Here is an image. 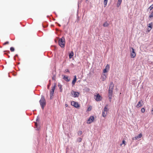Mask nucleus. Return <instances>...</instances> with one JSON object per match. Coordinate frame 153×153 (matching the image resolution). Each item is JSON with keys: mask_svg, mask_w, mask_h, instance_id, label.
<instances>
[{"mask_svg": "<svg viewBox=\"0 0 153 153\" xmlns=\"http://www.w3.org/2000/svg\"><path fill=\"white\" fill-rule=\"evenodd\" d=\"M40 104L42 109H44V107L46 105V101L44 96H42L40 100L39 101Z\"/></svg>", "mask_w": 153, "mask_h": 153, "instance_id": "nucleus-1", "label": "nucleus"}, {"mask_svg": "<svg viewBox=\"0 0 153 153\" xmlns=\"http://www.w3.org/2000/svg\"><path fill=\"white\" fill-rule=\"evenodd\" d=\"M65 44V38L62 37L59 40V46L62 48H64Z\"/></svg>", "mask_w": 153, "mask_h": 153, "instance_id": "nucleus-2", "label": "nucleus"}, {"mask_svg": "<svg viewBox=\"0 0 153 153\" xmlns=\"http://www.w3.org/2000/svg\"><path fill=\"white\" fill-rule=\"evenodd\" d=\"M130 56L131 58H134L136 56V54L134 51V49L132 48H130Z\"/></svg>", "mask_w": 153, "mask_h": 153, "instance_id": "nucleus-3", "label": "nucleus"}, {"mask_svg": "<svg viewBox=\"0 0 153 153\" xmlns=\"http://www.w3.org/2000/svg\"><path fill=\"white\" fill-rule=\"evenodd\" d=\"M108 105H106L105 106L104 108L103 111L102 112V115L104 117H105L107 114L108 111Z\"/></svg>", "mask_w": 153, "mask_h": 153, "instance_id": "nucleus-4", "label": "nucleus"}, {"mask_svg": "<svg viewBox=\"0 0 153 153\" xmlns=\"http://www.w3.org/2000/svg\"><path fill=\"white\" fill-rule=\"evenodd\" d=\"M71 104L76 108H78L80 107V105L77 102L74 101H72L71 102Z\"/></svg>", "mask_w": 153, "mask_h": 153, "instance_id": "nucleus-5", "label": "nucleus"}, {"mask_svg": "<svg viewBox=\"0 0 153 153\" xmlns=\"http://www.w3.org/2000/svg\"><path fill=\"white\" fill-rule=\"evenodd\" d=\"M71 94L74 97H78L79 95V92L75 91L73 90L71 91Z\"/></svg>", "mask_w": 153, "mask_h": 153, "instance_id": "nucleus-6", "label": "nucleus"}, {"mask_svg": "<svg viewBox=\"0 0 153 153\" xmlns=\"http://www.w3.org/2000/svg\"><path fill=\"white\" fill-rule=\"evenodd\" d=\"M94 98L97 101H101L102 99V97L99 94L96 95H94Z\"/></svg>", "mask_w": 153, "mask_h": 153, "instance_id": "nucleus-7", "label": "nucleus"}, {"mask_svg": "<svg viewBox=\"0 0 153 153\" xmlns=\"http://www.w3.org/2000/svg\"><path fill=\"white\" fill-rule=\"evenodd\" d=\"M94 116H91L89 119L87 120V123L88 124H90L92 123L94 120Z\"/></svg>", "mask_w": 153, "mask_h": 153, "instance_id": "nucleus-8", "label": "nucleus"}, {"mask_svg": "<svg viewBox=\"0 0 153 153\" xmlns=\"http://www.w3.org/2000/svg\"><path fill=\"white\" fill-rule=\"evenodd\" d=\"M56 87V85L55 84L52 87L51 91L50 93V98L51 99H52L51 97L52 96H53V94H54V91Z\"/></svg>", "mask_w": 153, "mask_h": 153, "instance_id": "nucleus-9", "label": "nucleus"}, {"mask_svg": "<svg viewBox=\"0 0 153 153\" xmlns=\"http://www.w3.org/2000/svg\"><path fill=\"white\" fill-rule=\"evenodd\" d=\"M113 95V91L110 90H108V97L109 100L110 102L111 101L112 97Z\"/></svg>", "mask_w": 153, "mask_h": 153, "instance_id": "nucleus-10", "label": "nucleus"}, {"mask_svg": "<svg viewBox=\"0 0 153 153\" xmlns=\"http://www.w3.org/2000/svg\"><path fill=\"white\" fill-rule=\"evenodd\" d=\"M143 102V101L142 100H141L140 101H139L137 105H136V107L137 108H139L143 105L142 103Z\"/></svg>", "mask_w": 153, "mask_h": 153, "instance_id": "nucleus-11", "label": "nucleus"}, {"mask_svg": "<svg viewBox=\"0 0 153 153\" xmlns=\"http://www.w3.org/2000/svg\"><path fill=\"white\" fill-rule=\"evenodd\" d=\"M110 68L109 65L107 64L105 66V68L103 70V72L104 73H105L107 72L109 70Z\"/></svg>", "mask_w": 153, "mask_h": 153, "instance_id": "nucleus-12", "label": "nucleus"}, {"mask_svg": "<svg viewBox=\"0 0 153 153\" xmlns=\"http://www.w3.org/2000/svg\"><path fill=\"white\" fill-rule=\"evenodd\" d=\"M142 136V134L141 133L138 136H136L132 139L133 140H136L140 138Z\"/></svg>", "mask_w": 153, "mask_h": 153, "instance_id": "nucleus-13", "label": "nucleus"}, {"mask_svg": "<svg viewBox=\"0 0 153 153\" xmlns=\"http://www.w3.org/2000/svg\"><path fill=\"white\" fill-rule=\"evenodd\" d=\"M152 23L151 22L148 25V30L149 32L150 31L152 28Z\"/></svg>", "mask_w": 153, "mask_h": 153, "instance_id": "nucleus-14", "label": "nucleus"}, {"mask_svg": "<svg viewBox=\"0 0 153 153\" xmlns=\"http://www.w3.org/2000/svg\"><path fill=\"white\" fill-rule=\"evenodd\" d=\"M63 76V79L66 81L69 82L70 81V79L67 76L65 75H62Z\"/></svg>", "mask_w": 153, "mask_h": 153, "instance_id": "nucleus-15", "label": "nucleus"}, {"mask_svg": "<svg viewBox=\"0 0 153 153\" xmlns=\"http://www.w3.org/2000/svg\"><path fill=\"white\" fill-rule=\"evenodd\" d=\"M114 87V85L113 82H111L110 85H109V90L113 91V88Z\"/></svg>", "mask_w": 153, "mask_h": 153, "instance_id": "nucleus-16", "label": "nucleus"}, {"mask_svg": "<svg viewBox=\"0 0 153 153\" xmlns=\"http://www.w3.org/2000/svg\"><path fill=\"white\" fill-rule=\"evenodd\" d=\"M76 76H74V78L73 80L72 81V84L73 85H75V84L76 82Z\"/></svg>", "mask_w": 153, "mask_h": 153, "instance_id": "nucleus-17", "label": "nucleus"}, {"mask_svg": "<svg viewBox=\"0 0 153 153\" xmlns=\"http://www.w3.org/2000/svg\"><path fill=\"white\" fill-rule=\"evenodd\" d=\"M122 2V0H118L117 4V7H119L121 4Z\"/></svg>", "mask_w": 153, "mask_h": 153, "instance_id": "nucleus-18", "label": "nucleus"}, {"mask_svg": "<svg viewBox=\"0 0 153 153\" xmlns=\"http://www.w3.org/2000/svg\"><path fill=\"white\" fill-rule=\"evenodd\" d=\"M74 53L73 51H71L69 54V57L70 59L73 56H74Z\"/></svg>", "mask_w": 153, "mask_h": 153, "instance_id": "nucleus-19", "label": "nucleus"}, {"mask_svg": "<svg viewBox=\"0 0 153 153\" xmlns=\"http://www.w3.org/2000/svg\"><path fill=\"white\" fill-rule=\"evenodd\" d=\"M58 86L59 88L60 91L61 92H62V85L61 84L59 83Z\"/></svg>", "mask_w": 153, "mask_h": 153, "instance_id": "nucleus-20", "label": "nucleus"}, {"mask_svg": "<svg viewBox=\"0 0 153 153\" xmlns=\"http://www.w3.org/2000/svg\"><path fill=\"white\" fill-rule=\"evenodd\" d=\"M109 25L108 23L107 22H105L103 24L104 27H107Z\"/></svg>", "mask_w": 153, "mask_h": 153, "instance_id": "nucleus-21", "label": "nucleus"}, {"mask_svg": "<svg viewBox=\"0 0 153 153\" xmlns=\"http://www.w3.org/2000/svg\"><path fill=\"white\" fill-rule=\"evenodd\" d=\"M108 1V0H104L103 3H104V7H105L106 6V5H107Z\"/></svg>", "mask_w": 153, "mask_h": 153, "instance_id": "nucleus-22", "label": "nucleus"}, {"mask_svg": "<svg viewBox=\"0 0 153 153\" xmlns=\"http://www.w3.org/2000/svg\"><path fill=\"white\" fill-rule=\"evenodd\" d=\"M153 17V10L152 12L150 14V15L149 16V18H152Z\"/></svg>", "mask_w": 153, "mask_h": 153, "instance_id": "nucleus-23", "label": "nucleus"}, {"mask_svg": "<svg viewBox=\"0 0 153 153\" xmlns=\"http://www.w3.org/2000/svg\"><path fill=\"white\" fill-rule=\"evenodd\" d=\"M123 144L124 145V146H125L126 145V144L125 143V141L124 140H123L122 141V144H120V146H121Z\"/></svg>", "mask_w": 153, "mask_h": 153, "instance_id": "nucleus-24", "label": "nucleus"}, {"mask_svg": "<svg viewBox=\"0 0 153 153\" xmlns=\"http://www.w3.org/2000/svg\"><path fill=\"white\" fill-rule=\"evenodd\" d=\"M82 132L81 131H78L77 134L78 135H80L82 134Z\"/></svg>", "mask_w": 153, "mask_h": 153, "instance_id": "nucleus-25", "label": "nucleus"}, {"mask_svg": "<svg viewBox=\"0 0 153 153\" xmlns=\"http://www.w3.org/2000/svg\"><path fill=\"white\" fill-rule=\"evenodd\" d=\"M15 49L13 47H11L10 48V50L11 52H13L14 51Z\"/></svg>", "mask_w": 153, "mask_h": 153, "instance_id": "nucleus-26", "label": "nucleus"}, {"mask_svg": "<svg viewBox=\"0 0 153 153\" xmlns=\"http://www.w3.org/2000/svg\"><path fill=\"white\" fill-rule=\"evenodd\" d=\"M145 110L144 108H143L141 109V111L143 113H144L145 112Z\"/></svg>", "mask_w": 153, "mask_h": 153, "instance_id": "nucleus-27", "label": "nucleus"}, {"mask_svg": "<svg viewBox=\"0 0 153 153\" xmlns=\"http://www.w3.org/2000/svg\"><path fill=\"white\" fill-rule=\"evenodd\" d=\"M153 8V4H152L149 8V9L151 10Z\"/></svg>", "mask_w": 153, "mask_h": 153, "instance_id": "nucleus-28", "label": "nucleus"}, {"mask_svg": "<svg viewBox=\"0 0 153 153\" xmlns=\"http://www.w3.org/2000/svg\"><path fill=\"white\" fill-rule=\"evenodd\" d=\"M82 140V139L80 138H79L78 139H77V141L78 142H80Z\"/></svg>", "mask_w": 153, "mask_h": 153, "instance_id": "nucleus-29", "label": "nucleus"}, {"mask_svg": "<svg viewBox=\"0 0 153 153\" xmlns=\"http://www.w3.org/2000/svg\"><path fill=\"white\" fill-rule=\"evenodd\" d=\"M52 79L53 80H55L56 79V76L55 75H54L53 77H52Z\"/></svg>", "mask_w": 153, "mask_h": 153, "instance_id": "nucleus-30", "label": "nucleus"}, {"mask_svg": "<svg viewBox=\"0 0 153 153\" xmlns=\"http://www.w3.org/2000/svg\"><path fill=\"white\" fill-rule=\"evenodd\" d=\"M9 43V42L8 41L6 42L3 45H5L7 44H8Z\"/></svg>", "mask_w": 153, "mask_h": 153, "instance_id": "nucleus-31", "label": "nucleus"}, {"mask_svg": "<svg viewBox=\"0 0 153 153\" xmlns=\"http://www.w3.org/2000/svg\"><path fill=\"white\" fill-rule=\"evenodd\" d=\"M85 90L87 91H90V89L88 88H85Z\"/></svg>", "mask_w": 153, "mask_h": 153, "instance_id": "nucleus-32", "label": "nucleus"}, {"mask_svg": "<svg viewBox=\"0 0 153 153\" xmlns=\"http://www.w3.org/2000/svg\"><path fill=\"white\" fill-rule=\"evenodd\" d=\"M151 114L152 115H153V108H152V109L151 111Z\"/></svg>", "mask_w": 153, "mask_h": 153, "instance_id": "nucleus-33", "label": "nucleus"}, {"mask_svg": "<svg viewBox=\"0 0 153 153\" xmlns=\"http://www.w3.org/2000/svg\"><path fill=\"white\" fill-rule=\"evenodd\" d=\"M65 106L66 107H67L68 106V105L67 104H65Z\"/></svg>", "mask_w": 153, "mask_h": 153, "instance_id": "nucleus-34", "label": "nucleus"}, {"mask_svg": "<svg viewBox=\"0 0 153 153\" xmlns=\"http://www.w3.org/2000/svg\"><path fill=\"white\" fill-rule=\"evenodd\" d=\"M65 71H66V72H69V71L68 70V69L66 70H65Z\"/></svg>", "mask_w": 153, "mask_h": 153, "instance_id": "nucleus-35", "label": "nucleus"}, {"mask_svg": "<svg viewBox=\"0 0 153 153\" xmlns=\"http://www.w3.org/2000/svg\"><path fill=\"white\" fill-rule=\"evenodd\" d=\"M91 109H90L89 108H88V111H90L91 110Z\"/></svg>", "mask_w": 153, "mask_h": 153, "instance_id": "nucleus-36", "label": "nucleus"}, {"mask_svg": "<svg viewBox=\"0 0 153 153\" xmlns=\"http://www.w3.org/2000/svg\"><path fill=\"white\" fill-rule=\"evenodd\" d=\"M35 125L36 126V127L37 126V123H36L35 124Z\"/></svg>", "mask_w": 153, "mask_h": 153, "instance_id": "nucleus-37", "label": "nucleus"}, {"mask_svg": "<svg viewBox=\"0 0 153 153\" xmlns=\"http://www.w3.org/2000/svg\"><path fill=\"white\" fill-rule=\"evenodd\" d=\"M58 25H59V26H61L60 25V24H58Z\"/></svg>", "mask_w": 153, "mask_h": 153, "instance_id": "nucleus-38", "label": "nucleus"}, {"mask_svg": "<svg viewBox=\"0 0 153 153\" xmlns=\"http://www.w3.org/2000/svg\"><path fill=\"white\" fill-rule=\"evenodd\" d=\"M86 0V1H88V0Z\"/></svg>", "mask_w": 153, "mask_h": 153, "instance_id": "nucleus-39", "label": "nucleus"}]
</instances>
